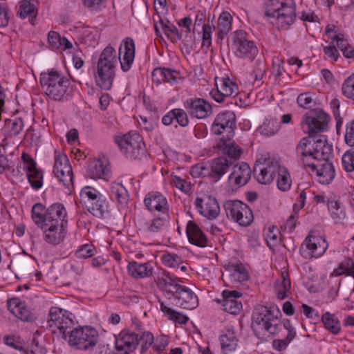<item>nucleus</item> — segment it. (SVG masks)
<instances>
[{"instance_id": "1", "label": "nucleus", "mask_w": 354, "mask_h": 354, "mask_svg": "<svg viewBox=\"0 0 354 354\" xmlns=\"http://www.w3.org/2000/svg\"><path fill=\"white\" fill-rule=\"evenodd\" d=\"M135 44L130 37H127L122 41L119 47L118 59L121 69L127 72L131 68L135 57ZM118 63V57L115 49L111 46H106L101 53L97 62L95 80L97 84L104 90H109L115 78V68Z\"/></svg>"}, {"instance_id": "2", "label": "nucleus", "mask_w": 354, "mask_h": 354, "mask_svg": "<svg viewBox=\"0 0 354 354\" xmlns=\"http://www.w3.org/2000/svg\"><path fill=\"white\" fill-rule=\"evenodd\" d=\"M280 310L274 306H260L252 314V328L257 338L267 341L277 332Z\"/></svg>"}, {"instance_id": "3", "label": "nucleus", "mask_w": 354, "mask_h": 354, "mask_svg": "<svg viewBox=\"0 0 354 354\" xmlns=\"http://www.w3.org/2000/svg\"><path fill=\"white\" fill-rule=\"evenodd\" d=\"M298 156L304 158V162L308 160L322 162L330 158L333 155V147L327 142L324 135H309L300 140L296 148Z\"/></svg>"}, {"instance_id": "4", "label": "nucleus", "mask_w": 354, "mask_h": 354, "mask_svg": "<svg viewBox=\"0 0 354 354\" xmlns=\"http://www.w3.org/2000/svg\"><path fill=\"white\" fill-rule=\"evenodd\" d=\"M295 17V3L292 0H274L264 12V17L278 29H287L293 24Z\"/></svg>"}, {"instance_id": "5", "label": "nucleus", "mask_w": 354, "mask_h": 354, "mask_svg": "<svg viewBox=\"0 0 354 354\" xmlns=\"http://www.w3.org/2000/svg\"><path fill=\"white\" fill-rule=\"evenodd\" d=\"M40 84L48 97L55 101H62L68 95L71 82L58 71L51 70L41 74Z\"/></svg>"}, {"instance_id": "6", "label": "nucleus", "mask_w": 354, "mask_h": 354, "mask_svg": "<svg viewBox=\"0 0 354 354\" xmlns=\"http://www.w3.org/2000/svg\"><path fill=\"white\" fill-rule=\"evenodd\" d=\"M67 212L63 204L57 203L46 207L36 203L32 208V218L37 225L59 224L66 225Z\"/></svg>"}, {"instance_id": "7", "label": "nucleus", "mask_w": 354, "mask_h": 354, "mask_svg": "<svg viewBox=\"0 0 354 354\" xmlns=\"http://www.w3.org/2000/svg\"><path fill=\"white\" fill-rule=\"evenodd\" d=\"M74 325V315L71 312L57 306L50 308L47 327L52 328L53 333H55L57 330L66 339Z\"/></svg>"}, {"instance_id": "8", "label": "nucleus", "mask_w": 354, "mask_h": 354, "mask_svg": "<svg viewBox=\"0 0 354 354\" xmlns=\"http://www.w3.org/2000/svg\"><path fill=\"white\" fill-rule=\"evenodd\" d=\"M115 142L122 153L132 158H140L145 153V143L142 137L136 131L115 137Z\"/></svg>"}, {"instance_id": "9", "label": "nucleus", "mask_w": 354, "mask_h": 354, "mask_svg": "<svg viewBox=\"0 0 354 354\" xmlns=\"http://www.w3.org/2000/svg\"><path fill=\"white\" fill-rule=\"evenodd\" d=\"M68 344L76 349L86 350L95 346L98 334L91 326L78 327L69 332Z\"/></svg>"}, {"instance_id": "10", "label": "nucleus", "mask_w": 354, "mask_h": 354, "mask_svg": "<svg viewBox=\"0 0 354 354\" xmlns=\"http://www.w3.org/2000/svg\"><path fill=\"white\" fill-rule=\"evenodd\" d=\"M227 216L242 226H249L254 216L251 209L240 201H227L224 204Z\"/></svg>"}, {"instance_id": "11", "label": "nucleus", "mask_w": 354, "mask_h": 354, "mask_svg": "<svg viewBox=\"0 0 354 354\" xmlns=\"http://www.w3.org/2000/svg\"><path fill=\"white\" fill-rule=\"evenodd\" d=\"M232 46L236 57L252 61L258 54L255 44L249 40L245 32L238 30L234 32Z\"/></svg>"}, {"instance_id": "12", "label": "nucleus", "mask_w": 354, "mask_h": 354, "mask_svg": "<svg viewBox=\"0 0 354 354\" xmlns=\"http://www.w3.org/2000/svg\"><path fill=\"white\" fill-rule=\"evenodd\" d=\"M286 169L281 167L279 161L270 157L264 158L261 165L255 166L254 173L257 180L263 185H268L272 182L274 178L277 176L281 169Z\"/></svg>"}, {"instance_id": "13", "label": "nucleus", "mask_w": 354, "mask_h": 354, "mask_svg": "<svg viewBox=\"0 0 354 354\" xmlns=\"http://www.w3.org/2000/svg\"><path fill=\"white\" fill-rule=\"evenodd\" d=\"M53 174L66 188L73 187V169L68 157L64 153L55 151Z\"/></svg>"}, {"instance_id": "14", "label": "nucleus", "mask_w": 354, "mask_h": 354, "mask_svg": "<svg viewBox=\"0 0 354 354\" xmlns=\"http://www.w3.org/2000/svg\"><path fill=\"white\" fill-rule=\"evenodd\" d=\"M328 246L322 236L308 235L301 245L300 252L305 259L319 258L325 253Z\"/></svg>"}, {"instance_id": "15", "label": "nucleus", "mask_w": 354, "mask_h": 354, "mask_svg": "<svg viewBox=\"0 0 354 354\" xmlns=\"http://www.w3.org/2000/svg\"><path fill=\"white\" fill-rule=\"evenodd\" d=\"M138 344L137 334L129 330H123L115 337L114 354H131Z\"/></svg>"}, {"instance_id": "16", "label": "nucleus", "mask_w": 354, "mask_h": 354, "mask_svg": "<svg viewBox=\"0 0 354 354\" xmlns=\"http://www.w3.org/2000/svg\"><path fill=\"white\" fill-rule=\"evenodd\" d=\"M329 120V115L319 110L304 115L302 123L307 127L309 135H313L324 131L327 129Z\"/></svg>"}, {"instance_id": "17", "label": "nucleus", "mask_w": 354, "mask_h": 354, "mask_svg": "<svg viewBox=\"0 0 354 354\" xmlns=\"http://www.w3.org/2000/svg\"><path fill=\"white\" fill-rule=\"evenodd\" d=\"M306 165L310 167L313 171H316L318 181L322 184L328 185L335 178V168L330 162V158L317 163L306 162Z\"/></svg>"}, {"instance_id": "18", "label": "nucleus", "mask_w": 354, "mask_h": 354, "mask_svg": "<svg viewBox=\"0 0 354 354\" xmlns=\"http://www.w3.org/2000/svg\"><path fill=\"white\" fill-rule=\"evenodd\" d=\"M242 294L237 290H225L222 292V299H216V302L220 304L223 310L232 314L237 315L242 309V304L239 299Z\"/></svg>"}, {"instance_id": "19", "label": "nucleus", "mask_w": 354, "mask_h": 354, "mask_svg": "<svg viewBox=\"0 0 354 354\" xmlns=\"http://www.w3.org/2000/svg\"><path fill=\"white\" fill-rule=\"evenodd\" d=\"M184 107L192 117L198 119L208 117L212 111V106L203 98L187 100L184 102Z\"/></svg>"}, {"instance_id": "20", "label": "nucleus", "mask_w": 354, "mask_h": 354, "mask_svg": "<svg viewBox=\"0 0 354 354\" xmlns=\"http://www.w3.org/2000/svg\"><path fill=\"white\" fill-rule=\"evenodd\" d=\"M194 204L201 214L209 219L216 218L220 213V206L217 200L211 196L197 197Z\"/></svg>"}, {"instance_id": "21", "label": "nucleus", "mask_w": 354, "mask_h": 354, "mask_svg": "<svg viewBox=\"0 0 354 354\" xmlns=\"http://www.w3.org/2000/svg\"><path fill=\"white\" fill-rule=\"evenodd\" d=\"M225 274H222L225 281L234 285L241 283L249 279V274L242 263L229 264L225 266Z\"/></svg>"}, {"instance_id": "22", "label": "nucleus", "mask_w": 354, "mask_h": 354, "mask_svg": "<svg viewBox=\"0 0 354 354\" xmlns=\"http://www.w3.org/2000/svg\"><path fill=\"white\" fill-rule=\"evenodd\" d=\"M155 281L158 288L162 290L169 299L171 297L175 298L177 292L183 286L179 283V282L181 281L180 279L177 277L174 278L168 274L158 277Z\"/></svg>"}, {"instance_id": "23", "label": "nucleus", "mask_w": 354, "mask_h": 354, "mask_svg": "<svg viewBox=\"0 0 354 354\" xmlns=\"http://www.w3.org/2000/svg\"><path fill=\"white\" fill-rule=\"evenodd\" d=\"M236 117L234 112L227 111L217 115L212 125L211 131L214 135H221L226 129L230 131L235 126Z\"/></svg>"}, {"instance_id": "24", "label": "nucleus", "mask_w": 354, "mask_h": 354, "mask_svg": "<svg viewBox=\"0 0 354 354\" xmlns=\"http://www.w3.org/2000/svg\"><path fill=\"white\" fill-rule=\"evenodd\" d=\"M251 178V169L248 164L241 162L233 167L232 171L228 177L229 183L234 186L245 185Z\"/></svg>"}, {"instance_id": "25", "label": "nucleus", "mask_w": 354, "mask_h": 354, "mask_svg": "<svg viewBox=\"0 0 354 354\" xmlns=\"http://www.w3.org/2000/svg\"><path fill=\"white\" fill-rule=\"evenodd\" d=\"M44 230V240L49 244L57 245L62 243L66 236V225L59 224L39 225Z\"/></svg>"}, {"instance_id": "26", "label": "nucleus", "mask_w": 354, "mask_h": 354, "mask_svg": "<svg viewBox=\"0 0 354 354\" xmlns=\"http://www.w3.org/2000/svg\"><path fill=\"white\" fill-rule=\"evenodd\" d=\"M10 311L18 319L26 322H33L36 319L35 313L26 306L20 299L14 297L8 302Z\"/></svg>"}, {"instance_id": "27", "label": "nucleus", "mask_w": 354, "mask_h": 354, "mask_svg": "<svg viewBox=\"0 0 354 354\" xmlns=\"http://www.w3.org/2000/svg\"><path fill=\"white\" fill-rule=\"evenodd\" d=\"M145 205L150 211L161 212L162 214H169V205L166 198L159 192H150L144 200Z\"/></svg>"}, {"instance_id": "28", "label": "nucleus", "mask_w": 354, "mask_h": 354, "mask_svg": "<svg viewBox=\"0 0 354 354\" xmlns=\"http://www.w3.org/2000/svg\"><path fill=\"white\" fill-rule=\"evenodd\" d=\"M174 300L176 305L187 310L194 309L198 304V297L195 293L190 288L184 286L177 292Z\"/></svg>"}, {"instance_id": "29", "label": "nucleus", "mask_w": 354, "mask_h": 354, "mask_svg": "<svg viewBox=\"0 0 354 354\" xmlns=\"http://www.w3.org/2000/svg\"><path fill=\"white\" fill-rule=\"evenodd\" d=\"M22 158L26 162L24 169L27 172L28 182L32 188L35 189L41 188L43 185V175L40 171L37 169L35 162L29 156H27L28 159H26L25 154H23Z\"/></svg>"}, {"instance_id": "30", "label": "nucleus", "mask_w": 354, "mask_h": 354, "mask_svg": "<svg viewBox=\"0 0 354 354\" xmlns=\"http://www.w3.org/2000/svg\"><path fill=\"white\" fill-rule=\"evenodd\" d=\"M88 175L93 179L108 180L111 175L110 166L105 160H95L89 165Z\"/></svg>"}, {"instance_id": "31", "label": "nucleus", "mask_w": 354, "mask_h": 354, "mask_svg": "<svg viewBox=\"0 0 354 354\" xmlns=\"http://www.w3.org/2000/svg\"><path fill=\"white\" fill-rule=\"evenodd\" d=\"M232 162L225 157L213 159L209 162L210 178L217 182L229 170Z\"/></svg>"}, {"instance_id": "32", "label": "nucleus", "mask_w": 354, "mask_h": 354, "mask_svg": "<svg viewBox=\"0 0 354 354\" xmlns=\"http://www.w3.org/2000/svg\"><path fill=\"white\" fill-rule=\"evenodd\" d=\"M186 233L189 241L198 247H205L207 243V239L203 234L201 229L193 221H189L187 224Z\"/></svg>"}, {"instance_id": "33", "label": "nucleus", "mask_w": 354, "mask_h": 354, "mask_svg": "<svg viewBox=\"0 0 354 354\" xmlns=\"http://www.w3.org/2000/svg\"><path fill=\"white\" fill-rule=\"evenodd\" d=\"M127 268L129 274L136 279L149 277L152 274L153 271L149 263H140L136 261L130 262Z\"/></svg>"}, {"instance_id": "34", "label": "nucleus", "mask_w": 354, "mask_h": 354, "mask_svg": "<svg viewBox=\"0 0 354 354\" xmlns=\"http://www.w3.org/2000/svg\"><path fill=\"white\" fill-rule=\"evenodd\" d=\"M110 196L113 200H115L120 205L124 207L129 201V194L125 187L118 183H111L110 186Z\"/></svg>"}, {"instance_id": "35", "label": "nucleus", "mask_w": 354, "mask_h": 354, "mask_svg": "<svg viewBox=\"0 0 354 354\" xmlns=\"http://www.w3.org/2000/svg\"><path fill=\"white\" fill-rule=\"evenodd\" d=\"M169 214H164L160 217H156L145 223L143 230L147 233L155 234L162 232L168 222Z\"/></svg>"}, {"instance_id": "36", "label": "nucleus", "mask_w": 354, "mask_h": 354, "mask_svg": "<svg viewBox=\"0 0 354 354\" xmlns=\"http://www.w3.org/2000/svg\"><path fill=\"white\" fill-rule=\"evenodd\" d=\"M328 209L333 219L340 220L345 216L344 208L336 196H330L326 198Z\"/></svg>"}, {"instance_id": "37", "label": "nucleus", "mask_w": 354, "mask_h": 354, "mask_svg": "<svg viewBox=\"0 0 354 354\" xmlns=\"http://www.w3.org/2000/svg\"><path fill=\"white\" fill-rule=\"evenodd\" d=\"M220 342L225 354L234 351L238 343L234 332L231 330H227L224 334L221 335Z\"/></svg>"}, {"instance_id": "38", "label": "nucleus", "mask_w": 354, "mask_h": 354, "mask_svg": "<svg viewBox=\"0 0 354 354\" xmlns=\"http://www.w3.org/2000/svg\"><path fill=\"white\" fill-rule=\"evenodd\" d=\"M87 207L89 212L97 218H102L109 212L108 203L102 198V196L96 201L88 203Z\"/></svg>"}, {"instance_id": "39", "label": "nucleus", "mask_w": 354, "mask_h": 354, "mask_svg": "<svg viewBox=\"0 0 354 354\" xmlns=\"http://www.w3.org/2000/svg\"><path fill=\"white\" fill-rule=\"evenodd\" d=\"M219 147L229 158L237 160L241 157L242 150L238 145L230 140H221Z\"/></svg>"}, {"instance_id": "40", "label": "nucleus", "mask_w": 354, "mask_h": 354, "mask_svg": "<svg viewBox=\"0 0 354 354\" xmlns=\"http://www.w3.org/2000/svg\"><path fill=\"white\" fill-rule=\"evenodd\" d=\"M232 15L226 11L222 12L218 19V37L223 39L232 28Z\"/></svg>"}, {"instance_id": "41", "label": "nucleus", "mask_w": 354, "mask_h": 354, "mask_svg": "<svg viewBox=\"0 0 354 354\" xmlns=\"http://www.w3.org/2000/svg\"><path fill=\"white\" fill-rule=\"evenodd\" d=\"M37 13V1L35 0H24L19 6L18 14L22 19L27 17L34 18Z\"/></svg>"}, {"instance_id": "42", "label": "nucleus", "mask_w": 354, "mask_h": 354, "mask_svg": "<svg viewBox=\"0 0 354 354\" xmlns=\"http://www.w3.org/2000/svg\"><path fill=\"white\" fill-rule=\"evenodd\" d=\"M48 43L52 48L58 49L63 47V49L72 48V44L66 37H62L60 35L55 31H50L48 34Z\"/></svg>"}, {"instance_id": "43", "label": "nucleus", "mask_w": 354, "mask_h": 354, "mask_svg": "<svg viewBox=\"0 0 354 354\" xmlns=\"http://www.w3.org/2000/svg\"><path fill=\"white\" fill-rule=\"evenodd\" d=\"M322 322L325 328L333 334H337L341 329V324L334 314L328 312L322 316Z\"/></svg>"}, {"instance_id": "44", "label": "nucleus", "mask_w": 354, "mask_h": 354, "mask_svg": "<svg viewBox=\"0 0 354 354\" xmlns=\"http://www.w3.org/2000/svg\"><path fill=\"white\" fill-rule=\"evenodd\" d=\"M161 28L167 38L173 43H176L182 39V32H180L178 28L169 23V21L165 23L162 20L160 21Z\"/></svg>"}, {"instance_id": "45", "label": "nucleus", "mask_w": 354, "mask_h": 354, "mask_svg": "<svg viewBox=\"0 0 354 354\" xmlns=\"http://www.w3.org/2000/svg\"><path fill=\"white\" fill-rule=\"evenodd\" d=\"M160 310L169 319L176 323L185 324L189 320L188 317L167 306L163 301L160 302Z\"/></svg>"}, {"instance_id": "46", "label": "nucleus", "mask_w": 354, "mask_h": 354, "mask_svg": "<svg viewBox=\"0 0 354 354\" xmlns=\"http://www.w3.org/2000/svg\"><path fill=\"white\" fill-rule=\"evenodd\" d=\"M280 129V122L276 119H266L259 130L262 135L270 137L274 136Z\"/></svg>"}, {"instance_id": "47", "label": "nucleus", "mask_w": 354, "mask_h": 354, "mask_svg": "<svg viewBox=\"0 0 354 354\" xmlns=\"http://www.w3.org/2000/svg\"><path fill=\"white\" fill-rule=\"evenodd\" d=\"M216 87L220 89L223 95L227 97L238 93L237 85L230 78H221L218 82H216Z\"/></svg>"}, {"instance_id": "48", "label": "nucleus", "mask_w": 354, "mask_h": 354, "mask_svg": "<svg viewBox=\"0 0 354 354\" xmlns=\"http://www.w3.org/2000/svg\"><path fill=\"white\" fill-rule=\"evenodd\" d=\"M192 24V20L189 17H185L184 18L180 19L178 23L179 26L185 27L186 28V35L185 38L183 39V44L185 47L187 51H188L189 53H190L192 50L191 43L192 41V36L189 35L191 32Z\"/></svg>"}, {"instance_id": "49", "label": "nucleus", "mask_w": 354, "mask_h": 354, "mask_svg": "<svg viewBox=\"0 0 354 354\" xmlns=\"http://www.w3.org/2000/svg\"><path fill=\"white\" fill-rule=\"evenodd\" d=\"M281 278V281L277 282L274 290L277 297L280 299H283L287 297L286 293L290 289L291 283L288 275L282 274Z\"/></svg>"}, {"instance_id": "50", "label": "nucleus", "mask_w": 354, "mask_h": 354, "mask_svg": "<svg viewBox=\"0 0 354 354\" xmlns=\"http://www.w3.org/2000/svg\"><path fill=\"white\" fill-rule=\"evenodd\" d=\"M24 125V121L21 118H16L12 120H8L6 122V127L8 129L9 136H18L23 130Z\"/></svg>"}, {"instance_id": "51", "label": "nucleus", "mask_w": 354, "mask_h": 354, "mask_svg": "<svg viewBox=\"0 0 354 354\" xmlns=\"http://www.w3.org/2000/svg\"><path fill=\"white\" fill-rule=\"evenodd\" d=\"M353 261L351 259L347 258L333 270L332 275L335 277H338L344 274L350 275L353 272Z\"/></svg>"}, {"instance_id": "52", "label": "nucleus", "mask_w": 354, "mask_h": 354, "mask_svg": "<svg viewBox=\"0 0 354 354\" xmlns=\"http://www.w3.org/2000/svg\"><path fill=\"white\" fill-rule=\"evenodd\" d=\"M277 187L281 191H288L290 188L291 180L290 174L286 169H281L277 176Z\"/></svg>"}, {"instance_id": "53", "label": "nucleus", "mask_w": 354, "mask_h": 354, "mask_svg": "<svg viewBox=\"0 0 354 354\" xmlns=\"http://www.w3.org/2000/svg\"><path fill=\"white\" fill-rule=\"evenodd\" d=\"M343 95L354 100V73L346 79L342 86Z\"/></svg>"}, {"instance_id": "54", "label": "nucleus", "mask_w": 354, "mask_h": 354, "mask_svg": "<svg viewBox=\"0 0 354 354\" xmlns=\"http://www.w3.org/2000/svg\"><path fill=\"white\" fill-rule=\"evenodd\" d=\"M342 166L347 172L354 171V148L346 151L342 158Z\"/></svg>"}, {"instance_id": "55", "label": "nucleus", "mask_w": 354, "mask_h": 354, "mask_svg": "<svg viewBox=\"0 0 354 354\" xmlns=\"http://www.w3.org/2000/svg\"><path fill=\"white\" fill-rule=\"evenodd\" d=\"M190 174L194 178L199 177H210V173L209 169V163L207 165L198 164L191 167Z\"/></svg>"}, {"instance_id": "56", "label": "nucleus", "mask_w": 354, "mask_h": 354, "mask_svg": "<svg viewBox=\"0 0 354 354\" xmlns=\"http://www.w3.org/2000/svg\"><path fill=\"white\" fill-rule=\"evenodd\" d=\"M295 330H293L292 329L289 330V333L285 339H276L273 342L274 348L279 351L284 350L288 344L295 338Z\"/></svg>"}, {"instance_id": "57", "label": "nucleus", "mask_w": 354, "mask_h": 354, "mask_svg": "<svg viewBox=\"0 0 354 354\" xmlns=\"http://www.w3.org/2000/svg\"><path fill=\"white\" fill-rule=\"evenodd\" d=\"M95 248L92 244H85L80 246L76 251L75 254L77 258L87 259L95 254Z\"/></svg>"}, {"instance_id": "58", "label": "nucleus", "mask_w": 354, "mask_h": 354, "mask_svg": "<svg viewBox=\"0 0 354 354\" xmlns=\"http://www.w3.org/2000/svg\"><path fill=\"white\" fill-rule=\"evenodd\" d=\"M107 0H82L83 5L91 11H100L106 6Z\"/></svg>"}, {"instance_id": "59", "label": "nucleus", "mask_w": 354, "mask_h": 354, "mask_svg": "<svg viewBox=\"0 0 354 354\" xmlns=\"http://www.w3.org/2000/svg\"><path fill=\"white\" fill-rule=\"evenodd\" d=\"M81 197H86L89 200L88 203H92V201H96L102 195L100 193L95 189L92 188L91 187H84L80 192Z\"/></svg>"}, {"instance_id": "60", "label": "nucleus", "mask_w": 354, "mask_h": 354, "mask_svg": "<svg viewBox=\"0 0 354 354\" xmlns=\"http://www.w3.org/2000/svg\"><path fill=\"white\" fill-rule=\"evenodd\" d=\"M141 341V353H145L154 342V337L150 332H143L139 341Z\"/></svg>"}, {"instance_id": "61", "label": "nucleus", "mask_w": 354, "mask_h": 354, "mask_svg": "<svg viewBox=\"0 0 354 354\" xmlns=\"http://www.w3.org/2000/svg\"><path fill=\"white\" fill-rule=\"evenodd\" d=\"M10 12L4 3H0V27H6L10 21Z\"/></svg>"}, {"instance_id": "62", "label": "nucleus", "mask_w": 354, "mask_h": 354, "mask_svg": "<svg viewBox=\"0 0 354 354\" xmlns=\"http://www.w3.org/2000/svg\"><path fill=\"white\" fill-rule=\"evenodd\" d=\"M266 72V65L263 61L258 59L255 62V66L253 70L254 80L260 81L263 79Z\"/></svg>"}, {"instance_id": "63", "label": "nucleus", "mask_w": 354, "mask_h": 354, "mask_svg": "<svg viewBox=\"0 0 354 354\" xmlns=\"http://www.w3.org/2000/svg\"><path fill=\"white\" fill-rule=\"evenodd\" d=\"M344 139L348 146L354 147V120L347 123Z\"/></svg>"}, {"instance_id": "64", "label": "nucleus", "mask_w": 354, "mask_h": 354, "mask_svg": "<svg viewBox=\"0 0 354 354\" xmlns=\"http://www.w3.org/2000/svg\"><path fill=\"white\" fill-rule=\"evenodd\" d=\"M175 120L183 127H185L189 124V119L186 111L182 109H174Z\"/></svg>"}]
</instances>
